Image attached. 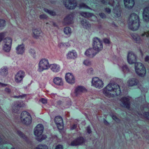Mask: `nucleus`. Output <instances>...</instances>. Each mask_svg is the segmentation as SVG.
Wrapping results in <instances>:
<instances>
[{"instance_id": "obj_27", "label": "nucleus", "mask_w": 149, "mask_h": 149, "mask_svg": "<svg viewBox=\"0 0 149 149\" xmlns=\"http://www.w3.org/2000/svg\"><path fill=\"white\" fill-rule=\"evenodd\" d=\"M16 53L18 54H22L24 52L25 49L23 44L19 45L16 48Z\"/></svg>"}, {"instance_id": "obj_1", "label": "nucleus", "mask_w": 149, "mask_h": 149, "mask_svg": "<svg viewBox=\"0 0 149 149\" xmlns=\"http://www.w3.org/2000/svg\"><path fill=\"white\" fill-rule=\"evenodd\" d=\"M103 93L107 96L110 95L111 93L117 96L120 94L121 90L117 84L110 83L103 89Z\"/></svg>"}, {"instance_id": "obj_23", "label": "nucleus", "mask_w": 149, "mask_h": 149, "mask_svg": "<svg viewBox=\"0 0 149 149\" xmlns=\"http://www.w3.org/2000/svg\"><path fill=\"white\" fill-rule=\"evenodd\" d=\"M53 81L54 84L59 86H62L63 85V80L61 77H55L53 79Z\"/></svg>"}, {"instance_id": "obj_18", "label": "nucleus", "mask_w": 149, "mask_h": 149, "mask_svg": "<svg viewBox=\"0 0 149 149\" xmlns=\"http://www.w3.org/2000/svg\"><path fill=\"white\" fill-rule=\"evenodd\" d=\"M85 142V139L82 137L78 138L72 141L70 145L72 146H77L81 145Z\"/></svg>"}, {"instance_id": "obj_53", "label": "nucleus", "mask_w": 149, "mask_h": 149, "mask_svg": "<svg viewBox=\"0 0 149 149\" xmlns=\"http://www.w3.org/2000/svg\"><path fill=\"white\" fill-rule=\"evenodd\" d=\"M100 17L102 18H105L106 17V15L105 14L103 13H100L99 14Z\"/></svg>"}, {"instance_id": "obj_38", "label": "nucleus", "mask_w": 149, "mask_h": 149, "mask_svg": "<svg viewBox=\"0 0 149 149\" xmlns=\"http://www.w3.org/2000/svg\"><path fill=\"white\" fill-rule=\"evenodd\" d=\"M37 137L36 138V139L38 141H42L44 139L47 138V136L45 135H42L41 134V136H37Z\"/></svg>"}, {"instance_id": "obj_50", "label": "nucleus", "mask_w": 149, "mask_h": 149, "mask_svg": "<svg viewBox=\"0 0 149 149\" xmlns=\"http://www.w3.org/2000/svg\"><path fill=\"white\" fill-rule=\"evenodd\" d=\"M93 69L92 68H89L87 70L88 73L90 74H92L93 73Z\"/></svg>"}, {"instance_id": "obj_6", "label": "nucleus", "mask_w": 149, "mask_h": 149, "mask_svg": "<svg viewBox=\"0 0 149 149\" xmlns=\"http://www.w3.org/2000/svg\"><path fill=\"white\" fill-rule=\"evenodd\" d=\"M93 48L95 51L98 53L102 50L103 45L102 41L97 37L93 38Z\"/></svg>"}, {"instance_id": "obj_63", "label": "nucleus", "mask_w": 149, "mask_h": 149, "mask_svg": "<svg viewBox=\"0 0 149 149\" xmlns=\"http://www.w3.org/2000/svg\"><path fill=\"white\" fill-rule=\"evenodd\" d=\"M102 2L103 3H105V1L104 0H102Z\"/></svg>"}, {"instance_id": "obj_58", "label": "nucleus", "mask_w": 149, "mask_h": 149, "mask_svg": "<svg viewBox=\"0 0 149 149\" xmlns=\"http://www.w3.org/2000/svg\"><path fill=\"white\" fill-rule=\"evenodd\" d=\"M5 90L6 92H7L8 93H10L11 92L10 90L8 88H6Z\"/></svg>"}, {"instance_id": "obj_13", "label": "nucleus", "mask_w": 149, "mask_h": 149, "mask_svg": "<svg viewBox=\"0 0 149 149\" xmlns=\"http://www.w3.org/2000/svg\"><path fill=\"white\" fill-rule=\"evenodd\" d=\"M74 15L73 13L68 15L64 19L63 23L65 25H68L73 23Z\"/></svg>"}, {"instance_id": "obj_9", "label": "nucleus", "mask_w": 149, "mask_h": 149, "mask_svg": "<svg viewBox=\"0 0 149 149\" xmlns=\"http://www.w3.org/2000/svg\"><path fill=\"white\" fill-rule=\"evenodd\" d=\"M91 83L92 85L96 88H101L104 86L102 81L97 77L93 78Z\"/></svg>"}, {"instance_id": "obj_57", "label": "nucleus", "mask_w": 149, "mask_h": 149, "mask_svg": "<svg viewBox=\"0 0 149 149\" xmlns=\"http://www.w3.org/2000/svg\"><path fill=\"white\" fill-rule=\"evenodd\" d=\"M77 127V125L76 124H74L71 127V129L73 130L75 129Z\"/></svg>"}, {"instance_id": "obj_24", "label": "nucleus", "mask_w": 149, "mask_h": 149, "mask_svg": "<svg viewBox=\"0 0 149 149\" xmlns=\"http://www.w3.org/2000/svg\"><path fill=\"white\" fill-rule=\"evenodd\" d=\"M33 37L36 38L41 36L42 35V33L41 30L39 29H33Z\"/></svg>"}, {"instance_id": "obj_56", "label": "nucleus", "mask_w": 149, "mask_h": 149, "mask_svg": "<svg viewBox=\"0 0 149 149\" xmlns=\"http://www.w3.org/2000/svg\"><path fill=\"white\" fill-rule=\"evenodd\" d=\"M55 149H63V147L61 145H58L56 146Z\"/></svg>"}, {"instance_id": "obj_25", "label": "nucleus", "mask_w": 149, "mask_h": 149, "mask_svg": "<svg viewBox=\"0 0 149 149\" xmlns=\"http://www.w3.org/2000/svg\"><path fill=\"white\" fill-rule=\"evenodd\" d=\"M67 56L68 59H74L77 57V54L75 50H72L68 52Z\"/></svg>"}, {"instance_id": "obj_33", "label": "nucleus", "mask_w": 149, "mask_h": 149, "mask_svg": "<svg viewBox=\"0 0 149 149\" xmlns=\"http://www.w3.org/2000/svg\"><path fill=\"white\" fill-rule=\"evenodd\" d=\"M8 69L6 67H2L0 70V74L3 76H6L8 73Z\"/></svg>"}, {"instance_id": "obj_4", "label": "nucleus", "mask_w": 149, "mask_h": 149, "mask_svg": "<svg viewBox=\"0 0 149 149\" xmlns=\"http://www.w3.org/2000/svg\"><path fill=\"white\" fill-rule=\"evenodd\" d=\"M49 67L48 60L45 58H42L39 61L38 70L41 72L45 70L48 69Z\"/></svg>"}, {"instance_id": "obj_21", "label": "nucleus", "mask_w": 149, "mask_h": 149, "mask_svg": "<svg viewBox=\"0 0 149 149\" xmlns=\"http://www.w3.org/2000/svg\"><path fill=\"white\" fill-rule=\"evenodd\" d=\"M94 50L93 48H90L86 51L85 53V55L89 57L92 58L95 56L98 53L96 51H94Z\"/></svg>"}, {"instance_id": "obj_28", "label": "nucleus", "mask_w": 149, "mask_h": 149, "mask_svg": "<svg viewBox=\"0 0 149 149\" xmlns=\"http://www.w3.org/2000/svg\"><path fill=\"white\" fill-rule=\"evenodd\" d=\"M131 36L136 43H141L142 42V40L141 37L136 33H134L132 34Z\"/></svg>"}, {"instance_id": "obj_3", "label": "nucleus", "mask_w": 149, "mask_h": 149, "mask_svg": "<svg viewBox=\"0 0 149 149\" xmlns=\"http://www.w3.org/2000/svg\"><path fill=\"white\" fill-rule=\"evenodd\" d=\"M135 69L137 74L141 77L144 76L146 74V71L143 65L140 63H136Z\"/></svg>"}, {"instance_id": "obj_30", "label": "nucleus", "mask_w": 149, "mask_h": 149, "mask_svg": "<svg viewBox=\"0 0 149 149\" xmlns=\"http://www.w3.org/2000/svg\"><path fill=\"white\" fill-rule=\"evenodd\" d=\"M138 81L135 78H132L129 79L127 81V84L129 86H133L136 85Z\"/></svg>"}, {"instance_id": "obj_7", "label": "nucleus", "mask_w": 149, "mask_h": 149, "mask_svg": "<svg viewBox=\"0 0 149 149\" xmlns=\"http://www.w3.org/2000/svg\"><path fill=\"white\" fill-rule=\"evenodd\" d=\"M65 6L68 9H74L77 5L75 0H63Z\"/></svg>"}, {"instance_id": "obj_36", "label": "nucleus", "mask_w": 149, "mask_h": 149, "mask_svg": "<svg viewBox=\"0 0 149 149\" xmlns=\"http://www.w3.org/2000/svg\"><path fill=\"white\" fill-rule=\"evenodd\" d=\"M79 7L80 8H84L88 9H91L88 6L86 5V4L83 3H80L79 5Z\"/></svg>"}, {"instance_id": "obj_52", "label": "nucleus", "mask_w": 149, "mask_h": 149, "mask_svg": "<svg viewBox=\"0 0 149 149\" xmlns=\"http://www.w3.org/2000/svg\"><path fill=\"white\" fill-rule=\"evenodd\" d=\"M105 44H109L110 43V41L109 39L104 38L103 40Z\"/></svg>"}, {"instance_id": "obj_2", "label": "nucleus", "mask_w": 149, "mask_h": 149, "mask_svg": "<svg viewBox=\"0 0 149 149\" xmlns=\"http://www.w3.org/2000/svg\"><path fill=\"white\" fill-rule=\"evenodd\" d=\"M128 27L130 30L135 31L138 29L140 26L138 16L135 13L131 14L128 20Z\"/></svg>"}, {"instance_id": "obj_16", "label": "nucleus", "mask_w": 149, "mask_h": 149, "mask_svg": "<svg viewBox=\"0 0 149 149\" xmlns=\"http://www.w3.org/2000/svg\"><path fill=\"white\" fill-rule=\"evenodd\" d=\"M54 121L58 128L61 130L63 128V121L62 117L58 116L55 117Z\"/></svg>"}, {"instance_id": "obj_32", "label": "nucleus", "mask_w": 149, "mask_h": 149, "mask_svg": "<svg viewBox=\"0 0 149 149\" xmlns=\"http://www.w3.org/2000/svg\"><path fill=\"white\" fill-rule=\"evenodd\" d=\"M121 62H123L122 61H121ZM118 65L120 68L124 72L127 73L129 72V68L127 67V65L123 64V63H122V65H120V64H118Z\"/></svg>"}, {"instance_id": "obj_45", "label": "nucleus", "mask_w": 149, "mask_h": 149, "mask_svg": "<svg viewBox=\"0 0 149 149\" xmlns=\"http://www.w3.org/2000/svg\"><path fill=\"white\" fill-rule=\"evenodd\" d=\"M83 64L87 66H89L91 64V62L88 60H86L83 62Z\"/></svg>"}, {"instance_id": "obj_39", "label": "nucleus", "mask_w": 149, "mask_h": 149, "mask_svg": "<svg viewBox=\"0 0 149 149\" xmlns=\"http://www.w3.org/2000/svg\"><path fill=\"white\" fill-rule=\"evenodd\" d=\"M113 12L115 14V16L118 17L121 15V11L120 10H113Z\"/></svg>"}, {"instance_id": "obj_62", "label": "nucleus", "mask_w": 149, "mask_h": 149, "mask_svg": "<svg viewBox=\"0 0 149 149\" xmlns=\"http://www.w3.org/2000/svg\"><path fill=\"white\" fill-rule=\"evenodd\" d=\"M106 11L109 13H110L111 12V10H106Z\"/></svg>"}, {"instance_id": "obj_54", "label": "nucleus", "mask_w": 149, "mask_h": 149, "mask_svg": "<svg viewBox=\"0 0 149 149\" xmlns=\"http://www.w3.org/2000/svg\"><path fill=\"white\" fill-rule=\"evenodd\" d=\"M40 101L43 104H46L47 102V100L45 98H42Z\"/></svg>"}, {"instance_id": "obj_40", "label": "nucleus", "mask_w": 149, "mask_h": 149, "mask_svg": "<svg viewBox=\"0 0 149 149\" xmlns=\"http://www.w3.org/2000/svg\"><path fill=\"white\" fill-rule=\"evenodd\" d=\"M5 25V21L4 20L0 19V30L3 29Z\"/></svg>"}, {"instance_id": "obj_47", "label": "nucleus", "mask_w": 149, "mask_h": 149, "mask_svg": "<svg viewBox=\"0 0 149 149\" xmlns=\"http://www.w3.org/2000/svg\"><path fill=\"white\" fill-rule=\"evenodd\" d=\"M26 95L25 94H22V95H19L18 96H14L13 97L14 98H22L23 97H25L26 96Z\"/></svg>"}, {"instance_id": "obj_42", "label": "nucleus", "mask_w": 149, "mask_h": 149, "mask_svg": "<svg viewBox=\"0 0 149 149\" xmlns=\"http://www.w3.org/2000/svg\"><path fill=\"white\" fill-rule=\"evenodd\" d=\"M9 139L8 138L7 139L4 140V138H1L0 137V143H1L6 144L9 143Z\"/></svg>"}, {"instance_id": "obj_31", "label": "nucleus", "mask_w": 149, "mask_h": 149, "mask_svg": "<svg viewBox=\"0 0 149 149\" xmlns=\"http://www.w3.org/2000/svg\"><path fill=\"white\" fill-rule=\"evenodd\" d=\"M81 24L82 26L84 28L88 29L90 27V24L86 19H83L81 21Z\"/></svg>"}, {"instance_id": "obj_17", "label": "nucleus", "mask_w": 149, "mask_h": 149, "mask_svg": "<svg viewBox=\"0 0 149 149\" xmlns=\"http://www.w3.org/2000/svg\"><path fill=\"white\" fill-rule=\"evenodd\" d=\"M80 15L86 18L90 17V20L92 21H95L97 19V17L92 13L88 12H82L80 13Z\"/></svg>"}, {"instance_id": "obj_35", "label": "nucleus", "mask_w": 149, "mask_h": 149, "mask_svg": "<svg viewBox=\"0 0 149 149\" xmlns=\"http://www.w3.org/2000/svg\"><path fill=\"white\" fill-rule=\"evenodd\" d=\"M29 52L30 54L33 58H35L36 56V52L35 50L32 48H31L29 49Z\"/></svg>"}, {"instance_id": "obj_51", "label": "nucleus", "mask_w": 149, "mask_h": 149, "mask_svg": "<svg viewBox=\"0 0 149 149\" xmlns=\"http://www.w3.org/2000/svg\"><path fill=\"white\" fill-rule=\"evenodd\" d=\"M40 18L41 19H45L47 18V17L45 14H42L40 15Z\"/></svg>"}, {"instance_id": "obj_34", "label": "nucleus", "mask_w": 149, "mask_h": 149, "mask_svg": "<svg viewBox=\"0 0 149 149\" xmlns=\"http://www.w3.org/2000/svg\"><path fill=\"white\" fill-rule=\"evenodd\" d=\"M64 33L68 36H70L71 33V29L68 27H65L63 30Z\"/></svg>"}, {"instance_id": "obj_37", "label": "nucleus", "mask_w": 149, "mask_h": 149, "mask_svg": "<svg viewBox=\"0 0 149 149\" xmlns=\"http://www.w3.org/2000/svg\"><path fill=\"white\" fill-rule=\"evenodd\" d=\"M35 149H48V147L46 145L39 144Z\"/></svg>"}, {"instance_id": "obj_43", "label": "nucleus", "mask_w": 149, "mask_h": 149, "mask_svg": "<svg viewBox=\"0 0 149 149\" xmlns=\"http://www.w3.org/2000/svg\"><path fill=\"white\" fill-rule=\"evenodd\" d=\"M17 133L19 136L24 139L26 140L27 139V137L21 131H17Z\"/></svg>"}, {"instance_id": "obj_12", "label": "nucleus", "mask_w": 149, "mask_h": 149, "mask_svg": "<svg viewBox=\"0 0 149 149\" xmlns=\"http://www.w3.org/2000/svg\"><path fill=\"white\" fill-rule=\"evenodd\" d=\"M136 55L132 52H128L127 56V60L128 63L130 64L137 63L136 62Z\"/></svg>"}, {"instance_id": "obj_11", "label": "nucleus", "mask_w": 149, "mask_h": 149, "mask_svg": "<svg viewBox=\"0 0 149 149\" xmlns=\"http://www.w3.org/2000/svg\"><path fill=\"white\" fill-rule=\"evenodd\" d=\"M25 76V73L22 70H20L17 72L15 76V80L17 83L22 82L23 79Z\"/></svg>"}, {"instance_id": "obj_10", "label": "nucleus", "mask_w": 149, "mask_h": 149, "mask_svg": "<svg viewBox=\"0 0 149 149\" xmlns=\"http://www.w3.org/2000/svg\"><path fill=\"white\" fill-rule=\"evenodd\" d=\"M143 18L146 21H149V10H144L143 13ZM149 36V31L144 32L141 35V38H144L145 37Z\"/></svg>"}, {"instance_id": "obj_20", "label": "nucleus", "mask_w": 149, "mask_h": 149, "mask_svg": "<svg viewBox=\"0 0 149 149\" xmlns=\"http://www.w3.org/2000/svg\"><path fill=\"white\" fill-rule=\"evenodd\" d=\"M65 79L66 81L70 84H73L75 82V78L71 73H68L66 74Z\"/></svg>"}, {"instance_id": "obj_59", "label": "nucleus", "mask_w": 149, "mask_h": 149, "mask_svg": "<svg viewBox=\"0 0 149 149\" xmlns=\"http://www.w3.org/2000/svg\"><path fill=\"white\" fill-rule=\"evenodd\" d=\"M149 61V56H146L145 58V61Z\"/></svg>"}, {"instance_id": "obj_19", "label": "nucleus", "mask_w": 149, "mask_h": 149, "mask_svg": "<svg viewBox=\"0 0 149 149\" xmlns=\"http://www.w3.org/2000/svg\"><path fill=\"white\" fill-rule=\"evenodd\" d=\"M86 91V89L83 86H79L75 88L74 94L76 96L81 94L83 93Z\"/></svg>"}, {"instance_id": "obj_14", "label": "nucleus", "mask_w": 149, "mask_h": 149, "mask_svg": "<svg viewBox=\"0 0 149 149\" xmlns=\"http://www.w3.org/2000/svg\"><path fill=\"white\" fill-rule=\"evenodd\" d=\"M44 130L43 125L41 124L37 125L34 129V134L36 136H41Z\"/></svg>"}, {"instance_id": "obj_44", "label": "nucleus", "mask_w": 149, "mask_h": 149, "mask_svg": "<svg viewBox=\"0 0 149 149\" xmlns=\"http://www.w3.org/2000/svg\"><path fill=\"white\" fill-rule=\"evenodd\" d=\"M110 115L113 119L115 120L116 122L118 123L120 121V120L116 116L112 114H111Z\"/></svg>"}, {"instance_id": "obj_49", "label": "nucleus", "mask_w": 149, "mask_h": 149, "mask_svg": "<svg viewBox=\"0 0 149 149\" xmlns=\"http://www.w3.org/2000/svg\"><path fill=\"white\" fill-rule=\"evenodd\" d=\"M68 44V43H60L58 45L60 47H68V46L67 45Z\"/></svg>"}, {"instance_id": "obj_61", "label": "nucleus", "mask_w": 149, "mask_h": 149, "mask_svg": "<svg viewBox=\"0 0 149 149\" xmlns=\"http://www.w3.org/2000/svg\"><path fill=\"white\" fill-rule=\"evenodd\" d=\"M53 25L54 26H56L57 25L56 23L54 22H53Z\"/></svg>"}, {"instance_id": "obj_41", "label": "nucleus", "mask_w": 149, "mask_h": 149, "mask_svg": "<svg viewBox=\"0 0 149 149\" xmlns=\"http://www.w3.org/2000/svg\"><path fill=\"white\" fill-rule=\"evenodd\" d=\"M45 12L49 14L50 15L54 16L56 15V13L51 10H45Z\"/></svg>"}, {"instance_id": "obj_15", "label": "nucleus", "mask_w": 149, "mask_h": 149, "mask_svg": "<svg viewBox=\"0 0 149 149\" xmlns=\"http://www.w3.org/2000/svg\"><path fill=\"white\" fill-rule=\"evenodd\" d=\"M130 97H124L120 99L121 102V105L129 109L130 107Z\"/></svg>"}, {"instance_id": "obj_26", "label": "nucleus", "mask_w": 149, "mask_h": 149, "mask_svg": "<svg viewBox=\"0 0 149 149\" xmlns=\"http://www.w3.org/2000/svg\"><path fill=\"white\" fill-rule=\"evenodd\" d=\"M50 67L52 71L54 72H58L60 70V66L58 64H51Z\"/></svg>"}, {"instance_id": "obj_64", "label": "nucleus", "mask_w": 149, "mask_h": 149, "mask_svg": "<svg viewBox=\"0 0 149 149\" xmlns=\"http://www.w3.org/2000/svg\"><path fill=\"white\" fill-rule=\"evenodd\" d=\"M104 123H107V121L105 120H104Z\"/></svg>"}, {"instance_id": "obj_29", "label": "nucleus", "mask_w": 149, "mask_h": 149, "mask_svg": "<svg viewBox=\"0 0 149 149\" xmlns=\"http://www.w3.org/2000/svg\"><path fill=\"white\" fill-rule=\"evenodd\" d=\"M16 103L13 107V111L15 113H17L19 111L20 107L22 106L21 104L19 103L18 101H16Z\"/></svg>"}, {"instance_id": "obj_60", "label": "nucleus", "mask_w": 149, "mask_h": 149, "mask_svg": "<svg viewBox=\"0 0 149 149\" xmlns=\"http://www.w3.org/2000/svg\"><path fill=\"white\" fill-rule=\"evenodd\" d=\"M0 84H1L2 85V86H7V84H3L1 83H0Z\"/></svg>"}, {"instance_id": "obj_55", "label": "nucleus", "mask_w": 149, "mask_h": 149, "mask_svg": "<svg viewBox=\"0 0 149 149\" xmlns=\"http://www.w3.org/2000/svg\"><path fill=\"white\" fill-rule=\"evenodd\" d=\"M87 132L88 134H90L91 132V128L90 127V126H88L87 127L86 129Z\"/></svg>"}, {"instance_id": "obj_8", "label": "nucleus", "mask_w": 149, "mask_h": 149, "mask_svg": "<svg viewBox=\"0 0 149 149\" xmlns=\"http://www.w3.org/2000/svg\"><path fill=\"white\" fill-rule=\"evenodd\" d=\"M4 44L3 47V50L6 52H9L12 43V40L10 38H6L3 40Z\"/></svg>"}, {"instance_id": "obj_5", "label": "nucleus", "mask_w": 149, "mask_h": 149, "mask_svg": "<svg viewBox=\"0 0 149 149\" xmlns=\"http://www.w3.org/2000/svg\"><path fill=\"white\" fill-rule=\"evenodd\" d=\"M21 119L22 123L26 125H29L31 122V118L29 113L26 111H23L21 115Z\"/></svg>"}, {"instance_id": "obj_46", "label": "nucleus", "mask_w": 149, "mask_h": 149, "mask_svg": "<svg viewBox=\"0 0 149 149\" xmlns=\"http://www.w3.org/2000/svg\"><path fill=\"white\" fill-rule=\"evenodd\" d=\"M5 33L1 32L0 33V42H1L3 39L5 37Z\"/></svg>"}, {"instance_id": "obj_48", "label": "nucleus", "mask_w": 149, "mask_h": 149, "mask_svg": "<svg viewBox=\"0 0 149 149\" xmlns=\"http://www.w3.org/2000/svg\"><path fill=\"white\" fill-rule=\"evenodd\" d=\"M143 116L147 120H149V113L146 112L143 113Z\"/></svg>"}, {"instance_id": "obj_22", "label": "nucleus", "mask_w": 149, "mask_h": 149, "mask_svg": "<svg viewBox=\"0 0 149 149\" xmlns=\"http://www.w3.org/2000/svg\"><path fill=\"white\" fill-rule=\"evenodd\" d=\"M124 1L125 7L127 8L131 9L134 4V0H124Z\"/></svg>"}]
</instances>
